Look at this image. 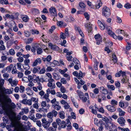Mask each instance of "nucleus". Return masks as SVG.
Returning a JSON list of instances; mask_svg holds the SVG:
<instances>
[{
    "mask_svg": "<svg viewBox=\"0 0 131 131\" xmlns=\"http://www.w3.org/2000/svg\"><path fill=\"white\" fill-rule=\"evenodd\" d=\"M12 93V91L9 89L2 90L0 91V103L3 105V106L4 109L5 107L6 103L3 102V100H6L9 103L11 102V100L10 98L7 99L6 94H10Z\"/></svg>",
    "mask_w": 131,
    "mask_h": 131,
    "instance_id": "nucleus-1",
    "label": "nucleus"
},
{
    "mask_svg": "<svg viewBox=\"0 0 131 131\" xmlns=\"http://www.w3.org/2000/svg\"><path fill=\"white\" fill-rule=\"evenodd\" d=\"M42 125L44 127L47 129L49 127L50 124L52 122H50V121H47L46 119L45 118H43L42 119Z\"/></svg>",
    "mask_w": 131,
    "mask_h": 131,
    "instance_id": "nucleus-2",
    "label": "nucleus"
},
{
    "mask_svg": "<svg viewBox=\"0 0 131 131\" xmlns=\"http://www.w3.org/2000/svg\"><path fill=\"white\" fill-rule=\"evenodd\" d=\"M102 15L106 17H108L111 14L110 10V9H103Z\"/></svg>",
    "mask_w": 131,
    "mask_h": 131,
    "instance_id": "nucleus-3",
    "label": "nucleus"
},
{
    "mask_svg": "<svg viewBox=\"0 0 131 131\" xmlns=\"http://www.w3.org/2000/svg\"><path fill=\"white\" fill-rule=\"evenodd\" d=\"M48 82L47 84V86L49 87L52 89L55 88V83H53L54 82V79L48 80Z\"/></svg>",
    "mask_w": 131,
    "mask_h": 131,
    "instance_id": "nucleus-4",
    "label": "nucleus"
},
{
    "mask_svg": "<svg viewBox=\"0 0 131 131\" xmlns=\"http://www.w3.org/2000/svg\"><path fill=\"white\" fill-rule=\"evenodd\" d=\"M117 122L121 125V126H123L125 125L126 121L124 118L122 117H120L118 118Z\"/></svg>",
    "mask_w": 131,
    "mask_h": 131,
    "instance_id": "nucleus-5",
    "label": "nucleus"
},
{
    "mask_svg": "<svg viewBox=\"0 0 131 131\" xmlns=\"http://www.w3.org/2000/svg\"><path fill=\"white\" fill-rule=\"evenodd\" d=\"M92 25L90 23H87L85 25V27L87 29L89 33L91 32L92 30Z\"/></svg>",
    "mask_w": 131,
    "mask_h": 131,
    "instance_id": "nucleus-6",
    "label": "nucleus"
},
{
    "mask_svg": "<svg viewBox=\"0 0 131 131\" xmlns=\"http://www.w3.org/2000/svg\"><path fill=\"white\" fill-rule=\"evenodd\" d=\"M21 102L24 104L28 105H31L32 104V102H31L30 100H27L26 99H23Z\"/></svg>",
    "mask_w": 131,
    "mask_h": 131,
    "instance_id": "nucleus-7",
    "label": "nucleus"
},
{
    "mask_svg": "<svg viewBox=\"0 0 131 131\" xmlns=\"http://www.w3.org/2000/svg\"><path fill=\"white\" fill-rule=\"evenodd\" d=\"M106 107L107 110L111 112H115L116 110L115 107L113 106L109 105L106 106Z\"/></svg>",
    "mask_w": 131,
    "mask_h": 131,
    "instance_id": "nucleus-8",
    "label": "nucleus"
},
{
    "mask_svg": "<svg viewBox=\"0 0 131 131\" xmlns=\"http://www.w3.org/2000/svg\"><path fill=\"white\" fill-rule=\"evenodd\" d=\"M52 107L53 108L54 110H56L57 111L60 110L61 108V106L59 104V103H57L54 105H51Z\"/></svg>",
    "mask_w": 131,
    "mask_h": 131,
    "instance_id": "nucleus-9",
    "label": "nucleus"
},
{
    "mask_svg": "<svg viewBox=\"0 0 131 131\" xmlns=\"http://www.w3.org/2000/svg\"><path fill=\"white\" fill-rule=\"evenodd\" d=\"M47 116L48 118H49V121H50V122H52L53 121L52 118L53 117L52 114L51 112H50L47 114Z\"/></svg>",
    "mask_w": 131,
    "mask_h": 131,
    "instance_id": "nucleus-10",
    "label": "nucleus"
},
{
    "mask_svg": "<svg viewBox=\"0 0 131 131\" xmlns=\"http://www.w3.org/2000/svg\"><path fill=\"white\" fill-rule=\"evenodd\" d=\"M48 45L50 47L51 49L53 50H57L58 49V48L57 46L53 45L51 43H49Z\"/></svg>",
    "mask_w": 131,
    "mask_h": 131,
    "instance_id": "nucleus-11",
    "label": "nucleus"
},
{
    "mask_svg": "<svg viewBox=\"0 0 131 131\" xmlns=\"http://www.w3.org/2000/svg\"><path fill=\"white\" fill-rule=\"evenodd\" d=\"M75 29L76 31H78L79 32L80 35L82 37H84V35L83 34L82 32L81 31V29L79 27H75Z\"/></svg>",
    "mask_w": 131,
    "mask_h": 131,
    "instance_id": "nucleus-12",
    "label": "nucleus"
},
{
    "mask_svg": "<svg viewBox=\"0 0 131 131\" xmlns=\"http://www.w3.org/2000/svg\"><path fill=\"white\" fill-rule=\"evenodd\" d=\"M98 24L99 26L100 27V28L101 30H104L105 28V26L102 23L100 20H98L97 21Z\"/></svg>",
    "mask_w": 131,
    "mask_h": 131,
    "instance_id": "nucleus-13",
    "label": "nucleus"
},
{
    "mask_svg": "<svg viewBox=\"0 0 131 131\" xmlns=\"http://www.w3.org/2000/svg\"><path fill=\"white\" fill-rule=\"evenodd\" d=\"M117 111L119 113V116H124L125 114V112L122 111L121 108H118Z\"/></svg>",
    "mask_w": 131,
    "mask_h": 131,
    "instance_id": "nucleus-14",
    "label": "nucleus"
},
{
    "mask_svg": "<svg viewBox=\"0 0 131 131\" xmlns=\"http://www.w3.org/2000/svg\"><path fill=\"white\" fill-rule=\"evenodd\" d=\"M85 95L86 97H85L82 99V101L83 102H85L89 99V96L88 93H85Z\"/></svg>",
    "mask_w": 131,
    "mask_h": 131,
    "instance_id": "nucleus-15",
    "label": "nucleus"
},
{
    "mask_svg": "<svg viewBox=\"0 0 131 131\" xmlns=\"http://www.w3.org/2000/svg\"><path fill=\"white\" fill-rule=\"evenodd\" d=\"M57 25L60 27L62 26H66L67 25V24L66 23H64L62 21H58L57 23Z\"/></svg>",
    "mask_w": 131,
    "mask_h": 131,
    "instance_id": "nucleus-16",
    "label": "nucleus"
},
{
    "mask_svg": "<svg viewBox=\"0 0 131 131\" xmlns=\"http://www.w3.org/2000/svg\"><path fill=\"white\" fill-rule=\"evenodd\" d=\"M53 78L56 80H59L61 78L59 75L55 73H53Z\"/></svg>",
    "mask_w": 131,
    "mask_h": 131,
    "instance_id": "nucleus-17",
    "label": "nucleus"
},
{
    "mask_svg": "<svg viewBox=\"0 0 131 131\" xmlns=\"http://www.w3.org/2000/svg\"><path fill=\"white\" fill-rule=\"evenodd\" d=\"M100 89L101 90L102 93L105 94H106L108 93L107 90L105 89L103 87H100Z\"/></svg>",
    "mask_w": 131,
    "mask_h": 131,
    "instance_id": "nucleus-18",
    "label": "nucleus"
},
{
    "mask_svg": "<svg viewBox=\"0 0 131 131\" xmlns=\"http://www.w3.org/2000/svg\"><path fill=\"white\" fill-rule=\"evenodd\" d=\"M50 12L52 15H55L57 14L56 9H50Z\"/></svg>",
    "mask_w": 131,
    "mask_h": 131,
    "instance_id": "nucleus-19",
    "label": "nucleus"
},
{
    "mask_svg": "<svg viewBox=\"0 0 131 131\" xmlns=\"http://www.w3.org/2000/svg\"><path fill=\"white\" fill-rule=\"evenodd\" d=\"M112 60L113 61L114 64L116 63L117 61V58L115 54L114 53L112 54Z\"/></svg>",
    "mask_w": 131,
    "mask_h": 131,
    "instance_id": "nucleus-20",
    "label": "nucleus"
},
{
    "mask_svg": "<svg viewBox=\"0 0 131 131\" xmlns=\"http://www.w3.org/2000/svg\"><path fill=\"white\" fill-rule=\"evenodd\" d=\"M59 117L62 119L65 118L64 113L63 111H61L59 113Z\"/></svg>",
    "mask_w": 131,
    "mask_h": 131,
    "instance_id": "nucleus-21",
    "label": "nucleus"
},
{
    "mask_svg": "<svg viewBox=\"0 0 131 131\" xmlns=\"http://www.w3.org/2000/svg\"><path fill=\"white\" fill-rule=\"evenodd\" d=\"M40 69V67H37L34 68L32 71L33 73H36L39 71Z\"/></svg>",
    "mask_w": 131,
    "mask_h": 131,
    "instance_id": "nucleus-22",
    "label": "nucleus"
},
{
    "mask_svg": "<svg viewBox=\"0 0 131 131\" xmlns=\"http://www.w3.org/2000/svg\"><path fill=\"white\" fill-rule=\"evenodd\" d=\"M13 67V64H11L10 66L7 67L6 68V71H7L8 72H10Z\"/></svg>",
    "mask_w": 131,
    "mask_h": 131,
    "instance_id": "nucleus-23",
    "label": "nucleus"
},
{
    "mask_svg": "<svg viewBox=\"0 0 131 131\" xmlns=\"http://www.w3.org/2000/svg\"><path fill=\"white\" fill-rule=\"evenodd\" d=\"M18 83V81L16 79L13 80L11 84V85L12 86H16Z\"/></svg>",
    "mask_w": 131,
    "mask_h": 131,
    "instance_id": "nucleus-24",
    "label": "nucleus"
},
{
    "mask_svg": "<svg viewBox=\"0 0 131 131\" xmlns=\"http://www.w3.org/2000/svg\"><path fill=\"white\" fill-rule=\"evenodd\" d=\"M113 36V38L115 39H117L118 40H121L123 39V37L122 36H120L118 35L117 36L116 35H114Z\"/></svg>",
    "mask_w": 131,
    "mask_h": 131,
    "instance_id": "nucleus-25",
    "label": "nucleus"
},
{
    "mask_svg": "<svg viewBox=\"0 0 131 131\" xmlns=\"http://www.w3.org/2000/svg\"><path fill=\"white\" fill-rule=\"evenodd\" d=\"M36 77L35 75H33L32 76L31 75H29L28 76V81L29 82H32L33 80V79L35 78V77Z\"/></svg>",
    "mask_w": 131,
    "mask_h": 131,
    "instance_id": "nucleus-26",
    "label": "nucleus"
},
{
    "mask_svg": "<svg viewBox=\"0 0 131 131\" xmlns=\"http://www.w3.org/2000/svg\"><path fill=\"white\" fill-rule=\"evenodd\" d=\"M117 102L114 100H112L111 102V104L113 106L117 105Z\"/></svg>",
    "mask_w": 131,
    "mask_h": 131,
    "instance_id": "nucleus-27",
    "label": "nucleus"
},
{
    "mask_svg": "<svg viewBox=\"0 0 131 131\" xmlns=\"http://www.w3.org/2000/svg\"><path fill=\"white\" fill-rule=\"evenodd\" d=\"M116 32L117 33H118V34H123V35L125 33L124 30H120L119 29L117 30L116 31Z\"/></svg>",
    "mask_w": 131,
    "mask_h": 131,
    "instance_id": "nucleus-28",
    "label": "nucleus"
},
{
    "mask_svg": "<svg viewBox=\"0 0 131 131\" xmlns=\"http://www.w3.org/2000/svg\"><path fill=\"white\" fill-rule=\"evenodd\" d=\"M94 37L96 41H97V40H99L98 39H99V40H101V41H102V38L101 37L100 35L99 34L96 35Z\"/></svg>",
    "mask_w": 131,
    "mask_h": 131,
    "instance_id": "nucleus-29",
    "label": "nucleus"
},
{
    "mask_svg": "<svg viewBox=\"0 0 131 131\" xmlns=\"http://www.w3.org/2000/svg\"><path fill=\"white\" fill-rule=\"evenodd\" d=\"M73 62L75 63L76 64H80V63L79 60L75 58L74 57L73 58Z\"/></svg>",
    "mask_w": 131,
    "mask_h": 131,
    "instance_id": "nucleus-30",
    "label": "nucleus"
},
{
    "mask_svg": "<svg viewBox=\"0 0 131 131\" xmlns=\"http://www.w3.org/2000/svg\"><path fill=\"white\" fill-rule=\"evenodd\" d=\"M78 95L80 99L83 98L84 95L83 93L79 91H78Z\"/></svg>",
    "mask_w": 131,
    "mask_h": 131,
    "instance_id": "nucleus-31",
    "label": "nucleus"
},
{
    "mask_svg": "<svg viewBox=\"0 0 131 131\" xmlns=\"http://www.w3.org/2000/svg\"><path fill=\"white\" fill-rule=\"evenodd\" d=\"M71 100L75 106L76 108H78V105L76 101H75L74 99H71Z\"/></svg>",
    "mask_w": 131,
    "mask_h": 131,
    "instance_id": "nucleus-32",
    "label": "nucleus"
},
{
    "mask_svg": "<svg viewBox=\"0 0 131 131\" xmlns=\"http://www.w3.org/2000/svg\"><path fill=\"white\" fill-rule=\"evenodd\" d=\"M24 69L26 70L29 69L30 68V66L28 64H24L23 65Z\"/></svg>",
    "mask_w": 131,
    "mask_h": 131,
    "instance_id": "nucleus-33",
    "label": "nucleus"
},
{
    "mask_svg": "<svg viewBox=\"0 0 131 131\" xmlns=\"http://www.w3.org/2000/svg\"><path fill=\"white\" fill-rule=\"evenodd\" d=\"M60 91L62 93H65L66 91V89L63 86H61L60 88Z\"/></svg>",
    "mask_w": 131,
    "mask_h": 131,
    "instance_id": "nucleus-34",
    "label": "nucleus"
},
{
    "mask_svg": "<svg viewBox=\"0 0 131 131\" xmlns=\"http://www.w3.org/2000/svg\"><path fill=\"white\" fill-rule=\"evenodd\" d=\"M22 19L24 22H27L28 21L29 18L28 16H26L23 17Z\"/></svg>",
    "mask_w": 131,
    "mask_h": 131,
    "instance_id": "nucleus-35",
    "label": "nucleus"
},
{
    "mask_svg": "<svg viewBox=\"0 0 131 131\" xmlns=\"http://www.w3.org/2000/svg\"><path fill=\"white\" fill-rule=\"evenodd\" d=\"M35 78L34 79V80L35 82H37V83L40 82V79L39 76L36 77H36H35Z\"/></svg>",
    "mask_w": 131,
    "mask_h": 131,
    "instance_id": "nucleus-36",
    "label": "nucleus"
},
{
    "mask_svg": "<svg viewBox=\"0 0 131 131\" xmlns=\"http://www.w3.org/2000/svg\"><path fill=\"white\" fill-rule=\"evenodd\" d=\"M51 103L52 104V105H54L57 103H58V102L56 101V99L55 98L53 99L51 101Z\"/></svg>",
    "mask_w": 131,
    "mask_h": 131,
    "instance_id": "nucleus-37",
    "label": "nucleus"
},
{
    "mask_svg": "<svg viewBox=\"0 0 131 131\" xmlns=\"http://www.w3.org/2000/svg\"><path fill=\"white\" fill-rule=\"evenodd\" d=\"M127 45L126 49L127 50H128L131 48V44L129 42H127Z\"/></svg>",
    "mask_w": 131,
    "mask_h": 131,
    "instance_id": "nucleus-38",
    "label": "nucleus"
},
{
    "mask_svg": "<svg viewBox=\"0 0 131 131\" xmlns=\"http://www.w3.org/2000/svg\"><path fill=\"white\" fill-rule=\"evenodd\" d=\"M107 88L111 89L112 90H114L115 89V86L113 85H110L109 84L107 85Z\"/></svg>",
    "mask_w": 131,
    "mask_h": 131,
    "instance_id": "nucleus-39",
    "label": "nucleus"
},
{
    "mask_svg": "<svg viewBox=\"0 0 131 131\" xmlns=\"http://www.w3.org/2000/svg\"><path fill=\"white\" fill-rule=\"evenodd\" d=\"M53 115L54 117H56L58 114V112H57L55 110H52L51 112H50Z\"/></svg>",
    "mask_w": 131,
    "mask_h": 131,
    "instance_id": "nucleus-40",
    "label": "nucleus"
},
{
    "mask_svg": "<svg viewBox=\"0 0 131 131\" xmlns=\"http://www.w3.org/2000/svg\"><path fill=\"white\" fill-rule=\"evenodd\" d=\"M30 100L31 101V102H32V101L34 102L35 103H38V99H36L35 97H31Z\"/></svg>",
    "mask_w": 131,
    "mask_h": 131,
    "instance_id": "nucleus-41",
    "label": "nucleus"
},
{
    "mask_svg": "<svg viewBox=\"0 0 131 131\" xmlns=\"http://www.w3.org/2000/svg\"><path fill=\"white\" fill-rule=\"evenodd\" d=\"M37 84L38 85V86H37V88L39 90H41L42 89V88L41 84L40 82L38 83Z\"/></svg>",
    "mask_w": 131,
    "mask_h": 131,
    "instance_id": "nucleus-42",
    "label": "nucleus"
},
{
    "mask_svg": "<svg viewBox=\"0 0 131 131\" xmlns=\"http://www.w3.org/2000/svg\"><path fill=\"white\" fill-rule=\"evenodd\" d=\"M60 81L63 84H66L67 83V81L64 78H62L61 80Z\"/></svg>",
    "mask_w": 131,
    "mask_h": 131,
    "instance_id": "nucleus-43",
    "label": "nucleus"
},
{
    "mask_svg": "<svg viewBox=\"0 0 131 131\" xmlns=\"http://www.w3.org/2000/svg\"><path fill=\"white\" fill-rule=\"evenodd\" d=\"M37 54H40L42 52V50L41 48H39L37 49Z\"/></svg>",
    "mask_w": 131,
    "mask_h": 131,
    "instance_id": "nucleus-44",
    "label": "nucleus"
},
{
    "mask_svg": "<svg viewBox=\"0 0 131 131\" xmlns=\"http://www.w3.org/2000/svg\"><path fill=\"white\" fill-rule=\"evenodd\" d=\"M66 36L65 34L62 32H61V35H60V38L62 39H65L66 38Z\"/></svg>",
    "mask_w": 131,
    "mask_h": 131,
    "instance_id": "nucleus-45",
    "label": "nucleus"
},
{
    "mask_svg": "<svg viewBox=\"0 0 131 131\" xmlns=\"http://www.w3.org/2000/svg\"><path fill=\"white\" fill-rule=\"evenodd\" d=\"M108 34L113 38L114 35H115L112 31V30H110L107 31Z\"/></svg>",
    "mask_w": 131,
    "mask_h": 131,
    "instance_id": "nucleus-46",
    "label": "nucleus"
},
{
    "mask_svg": "<svg viewBox=\"0 0 131 131\" xmlns=\"http://www.w3.org/2000/svg\"><path fill=\"white\" fill-rule=\"evenodd\" d=\"M118 128L119 129L121 130L122 131H130L129 129L128 128H122L119 126L118 127Z\"/></svg>",
    "mask_w": 131,
    "mask_h": 131,
    "instance_id": "nucleus-47",
    "label": "nucleus"
},
{
    "mask_svg": "<svg viewBox=\"0 0 131 131\" xmlns=\"http://www.w3.org/2000/svg\"><path fill=\"white\" fill-rule=\"evenodd\" d=\"M102 2L100 1L99 2H98V3L96 5V8H99L100 7L102 6Z\"/></svg>",
    "mask_w": 131,
    "mask_h": 131,
    "instance_id": "nucleus-48",
    "label": "nucleus"
},
{
    "mask_svg": "<svg viewBox=\"0 0 131 131\" xmlns=\"http://www.w3.org/2000/svg\"><path fill=\"white\" fill-rule=\"evenodd\" d=\"M79 6L81 8H85V4L82 2H80L79 4Z\"/></svg>",
    "mask_w": 131,
    "mask_h": 131,
    "instance_id": "nucleus-49",
    "label": "nucleus"
},
{
    "mask_svg": "<svg viewBox=\"0 0 131 131\" xmlns=\"http://www.w3.org/2000/svg\"><path fill=\"white\" fill-rule=\"evenodd\" d=\"M19 91L20 93H23L25 91V87L22 86H20Z\"/></svg>",
    "mask_w": 131,
    "mask_h": 131,
    "instance_id": "nucleus-50",
    "label": "nucleus"
},
{
    "mask_svg": "<svg viewBox=\"0 0 131 131\" xmlns=\"http://www.w3.org/2000/svg\"><path fill=\"white\" fill-rule=\"evenodd\" d=\"M85 18L87 20H89L90 18V15L87 13H85L84 14Z\"/></svg>",
    "mask_w": 131,
    "mask_h": 131,
    "instance_id": "nucleus-51",
    "label": "nucleus"
},
{
    "mask_svg": "<svg viewBox=\"0 0 131 131\" xmlns=\"http://www.w3.org/2000/svg\"><path fill=\"white\" fill-rule=\"evenodd\" d=\"M102 119L103 121H105L106 124L108 123L109 120L108 118H107V117H105L104 118H103Z\"/></svg>",
    "mask_w": 131,
    "mask_h": 131,
    "instance_id": "nucleus-52",
    "label": "nucleus"
},
{
    "mask_svg": "<svg viewBox=\"0 0 131 131\" xmlns=\"http://www.w3.org/2000/svg\"><path fill=\"white\" fill-rule=\"evenodd\" d=\"M46 75L49 78V79H48V80L53 79L52 78V75L50 73H47L46 74Z\"/></svg>",
    "mask_w": 131,
    "mask_h": 131,
    "instance_id": "nucleus-53",
    "label": "nucleus"
},
{
    "mask_svg": "<svg viewBox=\"0 0 131 131\" xmlns=\"http://www.w3.org/2000/svg\"><path fill=\"white\" fill-rule=\"evenodd\" d=\"M55 27L54 26H52L51 28V29L49 30V33H52L54 30L55 29Z\"/></svg>",
    "mask_w": 131,
    "mask_h": 131,
    "instance_id": "nucleus-54",
    "label": "nucleus"
},
{
    "mask_svg": "<svg viewBox=\"0 0 131 131\" xmlns=\"http://www.w3.org/2000/svg\"><path fill=\"white\" fill-rule=\"evenodd\" d=\"M64 34L67 37H69V33L68 30V28H66L65 29V33Z\"/></svg>",
    "mask_w": 131,
    "mask_h": 131,
    "instance_id": "nucleus-55",
    "label": "nucleus"
},
{
    "mask_svg": "<svg viewBox=\"0 0 131 131\" xmlns=\"http://www.w3.org/2000/svg\"><path fill=\"white\" fill-rule=\"evenodd\" d=\"M68 21L70 22H74L75 21V19L72 16H70L68 18Z\"/></svg>",
    "mask_w": 131,
    "mask_h": 131,
    "instance_id": "nucleus-56",
    "label": "nucleus"
},
{
    "mask_svg": "<svg viewBox=\"0 0 131 131\" xmlns=\"http://www.w3.org/2000/svg\"><path fill=\"white\" fill-rule=\"evenodd\" d=\"M37 45H36L34 47H32L31 49V50L33 52H35L36 51V49L37 48Z\"/></svg>",
    "mask_w": 131,
    "mask_h": 131,
    "instance_id": "nucleus-57",
    "label": "nucleus"
},
{
    "mask_svg": "<svg viewBox=\"0 0 131 131\" xmlns=\"http://www.w3.org/2000/svg\"><path fill=\"white\" fill-rule=\"evenodd\" d=\"M9 53L10 54L12 55H14L15 53L14 50L12 49L9 50Z\"/></svg>",
    "mask_w": 131,
    "mask_h": 131,
    "instance_id": "nucleus-58",
    "label": "nucleus"
},
{
    "mask_svg": "<svg viewBox=\"0 0 131 131\" xmlns=\"http://www.w3.org/2000/svg\"><path fill=\"white\" fill-rule=\"evenodd\" d=\"M17 74L18 75V77L19 78H22L23 75V73L21 72H17Z\"/></svg>",
    "mask_w": 131,
    "mask_h": 131,
    "instance_id": "nucleus-59",
    "label": "nucleus"
},
{
    "mask_svg": "<svg viewBox=\"0 0 131 131\" xmlns=\"http://www.w3.org/2000/svg\"><path fill=\"white\" fill-rule=\"evenodd\" d=\"M124 7L126 8H131V5L129 3H127L125 4Z\"/></svg>",
    "mask_w": 131,
    "mask_h": 131,
    "instance_id": "nucleus-60",
    "label": "nucleus"
},
{
    "mask_svg": "<svg viewBox=\"0 0 131 131\" xmlns=\"http://www.w3.org/2000/svg\"><path fill=\"white\" fill-rule=\"evenodd\" d=\"M61 127L62 128H64L66 126V125L65 124V122L64 121L62 122V123L61 124Z\"/></svg>",
    "mask_w": 131,
    "mask_h": 131,
    "instance_id": "nucleus-61",
    "label": "nucleus"
},
{
    "mask_svg": "<svg viewBox=\"0 0 131 131\" xmlns=\"http://www.w3.org/2000/svg\"><path fill=\"white\" fill-rule=\"evenodd\" d=\"M17 71L16 68L15 67H13L12 70V73L13 74H16L17 73Z\"/></svg>",
    "mask_w": 131,
    "mask_h": 131,
    "instance_id": "nucleus-62",
    "label": "nucleus"
},
{
    "mask_svg": "<svg viewBox=\"0 0 131 131\" xmlns=\"http://www.w3.org/2000/svg\"><path fill=\"white\" fill-rule=\"evenodd\" d=\"M33 40V39L32 38H29L28 40L26 42V44H29L30 43H31L32 41Z\"/></svg>",
    "mask_w": 131,
    "mask_h": 131,
    "instance_id": "nucleus-63",
    "label": "nucleus"
},
{
    "mask_svg": "<svg viewBox=\"0 0 131 131\" xmlns=\"http://www.w3.org/2000/svg\"><path fill=\"white\" fill-rule=\"evenodd\" d=\"M27 94L29 95H33V91L30 90H28L27 92Z\"/></svg>",
    "mask_w": 131,
    "mask_h": 131,
    "instance_id": "nucleus-64",
    "label": "nucleus"
}]
</instances>
